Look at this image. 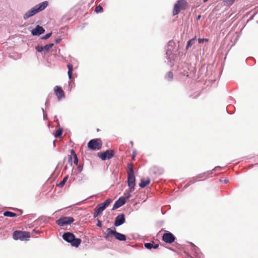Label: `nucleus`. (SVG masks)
<instances>
[{"label":"nucleus","instance_id":"obj_1","mask_svg":"<svg viewBox=\"0 0 258 258\" xmlns=\"http://www.w3.org/2000/svg\"><path fill=\"white\" fill-rule=\"evenodd\" d=\"M48 5V2L47 1L43 2L35 5L34 7L26 12L23 15V19L25 20L33 16L36 14L44 10Z\"/></svg>","mask_w":258,"mask_h":258},{"label":"nucleus","instance_id":"obj_2","mask_svg":"<svg viewBox=\"0 0 258 258\" xmlns=\"http://www.w3.org/2000/svg\"><path fill=\"white\" fill-rule=\"evenodd\" d=\"M63 239L70 243L72 246L78 247L81 243V239L76 238L75 235L70 232H64L62 235Z\"/></svg>","mask_w":258,"mask_h":258},{"label":"nucleus","instance_id":"obj_3","mask_svg":"<svg viewBox=\"0 0 258 258\" xmlns=\"http://www.w3.org/2000/svg\"><path fill=\"white\" fill-rule=\"evenodd\" d=\"M187 7V4L185 0H178L174 5L173 15L178 14L181 10H185Z\"/></svg>","mask_w":258,"mask_h":258},{"label":"nucleus","instance_id":"obj_4","mask_svg":"<svg viewBox=\"0 0 258 258\" xmlns=\"http://www.w3.org/2000/svg\"><path fill=\"white\" fill-rule=\"evenodd\" d=\"M111 202V200L108 199L106 200L103 203L98 205L94 209V214L93 217L94 218L97 217L99 214H100L102 211H103L109 204Z\"/></svg>","mask_w":258,"mask_h":258},{"label":"nucleus","instance_id":"obj_5","mask_svg":"<svg viewBox=\"0 0 258 258\" xmlns=\"http://www.w3.org/2000/svg\"><path fill=\"white\" fill-rule=\"evenodd\" d=\"M30 237V233L27 231H15L13 234V237L15 240H25Z\"/></svg>","mask_w":258,"mask_h":258},{"label":"nucleus","instance_id":"obj_6","mask_svg":"<svg viewBox=\"0 0 258 258\" xmlns=\"http://www.w3.org/2000/svg\"><path fill=\"white\" fill-rule=\"evenodd\" d=\"M174 45V42L173 41H169L167 48H166V58L168 60V62H170V65H172L171 59L174 56V54L172 53L173 50V46Z\"/></svg>","mask_w":258,"mask_h":258},{"label":"nucleus","instance_id":"obj_7","mask_svg":"<svg viewBox=\"0 0 258 258\" xmlns=\"http://www.w3.org/2000/svg\"><path fill=\"white\" fill-rule=\"evenodd\" d=\"M102 146L101 141L99 139H92L88 143V147L92 150H99Z\"/></svg>","mask_w":258,"mask_h":258},{"label":"nucleus","instance_id":"obj_8","mask_svg":"<svg viewBox=\"0 0 258 258\" xmlns=\"http://www.w3.org/2000/svg\"><path fill=\"white\" fill-rule=\"evenodd\" d=\"M74 221L72 217H62L56 220V223L60 226L70 225Z\"/></svg>","mask_w":258,"mask_h":258},{"label":"nucleus","instance_id":"obj_9","mask_svg":"<svg viewBox=\"0 0 258 258\" xmlns=\"http://www.w3.org/2000/svg\"><path fill=\"white\" fill-rule=\"evenodd\" d=\"M114 152L112 150H107L105 152L99 153L98 156L102 160L110 159L114 156Z\"/></svg>","mask_w":258,"mask_h":258},{"label":"nucleus","instance_id":"obj_10","mask_svg":"<svg viewBox=\"0 0 258 258\" xmlns=\"http://www.w3.org/2000/svg\"><path fill=\"white\" fill-rule=\"evenodd\" d=\"M175 239L174 235L170 232H167L163 234L162 236V240L168 243H171L174 241Z\"/></svg>","mask_w":258,"mask_h":258},{"label":"nucleus","instance_id":"obj_11","mask_svg":"<svg viewBox=\"0 0 258 258\" xmlns=\"http://www.w3.org/2000/svg\"><path fill=\"white\" fill-rule=\"evenodd\" d=\"M191 249L194 252V256H190V258H204L202 253H201L198 247L190 243Z\"/></svg>","mask_w":258,"mask_h":258},{"label":"nucleus","instance_id":"obj_12","mask_svg":"<svg viewBox=\"0 0 258 258\" xmlns=\"http://www.w3.org/2000/svg\"><path fill=\"white\" fill-rule=\"evenodd\" d=\"M136 178L134 175H127V185L131 191L135 189Z\"/></svg>","mask_w":258,"mask_h":258},{"label":"nucleus","instance_id":"obj_13","mask_svg":"<svg viewBox=\"0 0 258 258\" xmlns=\"http://www.w3.org/2000/svg\"><path fill=\"white\" fill-rule=\"evenodd\" d=\"M125 216L123 214H118L115 219L114 225L116 227L122 225L125 222Z\"/></svg>","mask_w":258,"mask_h":258},{"label":"nucleus","instance_id":"obj_14","mask_svg":"<svg viewBox=\"0 0 258 258\" xmlns=\"http://www.w3.org/2000/svg\"><path fill=\"white\" fill-rule=\"evenodd\" d=\"M54 91L58 100H60L65 97L64 92L61 87L58 86H55L54 88Z\"/></svg>","mask_w":258,"mask_h":258},{"label":"nucleus","instance_id":"obj_15","mask_svg":"<svg viewBox=\"0 0 258 258\" xmlns=\"http://www.w3.org/2000/svg\"><path fill=\"white\" fill-rule=\"evenodd\" d=\"M45 29L39 25H37L34 29L31 31V34L33 36H39L43 34Z\"/></svg>","mask_w":258,"mask_h":258},{"label":"nucleus","instance_id":"obj_16","mask_svg":"<svg viewBox=\"0 0 258 258\" xmlns=\"http://www.w3.org/2000/svg\"><path fill=\"white\" fill-rule=\"evenodd\" d=\"M114 227L107 228L105 232L103 233L104 238L110 241V236L111 235L114 236Z\"/></svg>","mask_w":258,"mask_h":258},{"label":"nucleus","instance_id":"obj_17","mask_svg":"<svg viewBox=\"0 0 258 258\" xmlns=\"http://www.w3.org/2000/svg\"><path fill=\"white\" fill-rule=\"evenodd\" d=\"M125 201L122 197H120L114 204L112 210L118 209L125 203Z\"/></svg>","mask_w":258,"mask_h":258},{"label":"nucleus","instance_id":"obj_18","mask_svg":"<svg viewBox=\"0 0 258 258\" xmlns=\"http://www.w3.org/2000/svg\"><path fill=\"white\" fill-rule=\"evenodd\" d=\"M114 236L116 239L119 241H125L126 239V236L123 234L116 232L115 227L114 230Z\"/></svg>","mask_w":258,"mask_h":258},{"label":"nucleus","instance_id":"obj_19","mask_svg":"<svg viewBox=\"0 0 258 258\" xmlns=\"http://www.w3.org/2000/svg\"><path fill=\"white\" fill-rule=\"evenodd\" d=\"M183 65H184V66L182 68H180V67L178 66V70L179 71V73L182 74L183 76H188L189 69H188L187 68L186 64L184 63Z\"/></svg>","mask_w":258,"mask_h":258},{"label":"nucleus","instance_id":"obj_20","mask_svg":"<svg viewBox=\"0 0 258 258\" xmlns=\"http://www.w3.org/2000/svg\"><path fill=\"white\" fill-rule=\"evenodd\" d=\"M144 246L148 249H151L152 248L156 249L158 247L159 244H155L154 241H152V242L145 243Z\"/></svg>","mask_w":258,"mask_h":258},{"label":"nucleus","instance_id":"obj_21","mask_svg":"<svg viewBox=\"0 0 258 258\" xmlns=\"http://www.w3.org/2000/svg\"><path fill=\"white\" fill-rule=\"evenodd\" d=\"M218 168H221V167H220V166L215 167L214 168H213L212 169V170H209V171H208L206 172H204V173H203L202 174H199L198 175V177L199 178H202V177H203L205 176H208V175H210V174H211L212 173V172L213 170H216Z\"/></svg>","mask_w":258,"mask_h":258},{"label":"nucleus","instance_id":"obj_22","mask_svg":"<svg viewBox=\"0 0 258 258\" xmlns=\"http://www.w3.org/2000/svg\"><path fill=\"white\" fill-rule=\"evenodd\" d=\"M150 182V179L149 178H147V179H141L140 183H139V186L141 188L145 187L147 185H148Z\"/></svg>","mask_w":258,"mask_h":258},{"label":"nucleus","instance_id":"obj_23","mask_svg":"<svg viewBox=\"0 0 258 258\" xmlns=\"http://www.w3.org/2000/svg\"><path fill=\"white\" fill-rule=\"evenodd\" d=\"M68 68V75L69 79H71L72 78V71L73 70V66L72 64L69 63L67 64Z\"/></svg>","mask_w":258,"mask_h":258},{"label":"nucleus","instance_id":"obj_24","mask_svg":"<svg viewBox=\"0 0 258 258\" xmlns=\"http://www.w3.org/2000/svg\"><path fill=\"white\" fill-rule=\"evenodd\" d=\"M4 215L5 217H15L17 216V214H16L15 213H14V212H12L11 211H5L4 213Z\"/></svg>","mask_w":258,"mask_h":258},{"label":"nucleus","instance_id":"obj_25","mask_svg":"<svg viewBox=\"0 0 258 258\" xmlns=\"http://www.w3.org/2000/svg\"><path fill=\"white\" fill-rule=\"evenodd\" d=\"M53 43H49L43 46L44 53L46 54L48 52L50 49L53 47Z\"/></svg>","mask_w":258,"mask_h":258},{"label":"nucleus","instance_id":"obj_26","mask_svg":"<svg viewBox=\"0 0 258 258\" xmlns=\"http://www.w3.org/2000/svg\"><path fill=\"white\" fill-rule=\"evenodd\" d=\"M173 75L172 72L171 71L168 72L165 77V79L168 81H171L173 80Z\"/></svg>","mask_w":258,"mask_h":258},{"label":"nucleus","instance_id":"obj_27","mask_svg":"<svg viewBox=\"0 0 258 258\" xmlns=\"http://www.w3.org/2000/svg\"><path fill=\"white\" fill-rule=\"evenodd\" d=\"M196 39V37L189 40L187 42V45L186 46V49H188L189 47H190L195 42Z\"/></svg>","mask_w":258,"mask_h":258},{"label":"nucleus","instance_id":"obj_28","mask_svg":"<svg viewBox=\"0 0 258 258\" xmlns=\"http://www.w3.org/2000/svg\"><path fill=\"white\" fill-rule=\"evenodd\" d=\"M63 130L62 128H59L57 130L54 134L55 138H60L62 137Z\"/></svg>","mask_w":258,"mask_h":258},{"label":"nucleus","instance_id":"obj_29","mask_svg":"<svg viewBox=\"0 0 258 258\" xmlns=\"http://www.w3.org/2000/svg\"><path fill=\"white\" fill-rule=\"evenodd\" d=\"M68 179V176H66V177H64L63 178V179H62V180L58 184H57V185L59 187H62L63 186V185H64L65 183L66 182V181H67Z\"/></svg>","mask_w":258,"mask_h":258},{"label":"nucleus","instance_id":"obj_30","mask_svg":"<svg viewBox=\"0 0 258 258\" xmlns=\"http://www.w3.org/2000/svg\"><path fill=\"white\" fill-rule=\"evenodd\" d=\"M71 152L73 154V156H74V163L77 165L78 164V158H77V155L75 153V152L72 150L71 151Z\"/></svg>","mask_w":258,"mask_h":258},{"label":"nucleus","instance_id":"obj_31","mask_svg":"<svg viewBox=\"0 0 258 258\" xmlns=\"http://www.w3.org/2000/svg\"><path fill=\"white\" fill-rule=\"evenodd\" d=\"M95 12L97 13L103 12L102 7L100 5L97 6L95 9Z\"/></svg>","mask_w":258,"mask_h":258},{"label":"nucleus","instance_id":"obj_32","mask_svg":"<svg viewBox=\"0 0 258 258\" xmlns=\"http://www.w3.org/2000/svg\"><path fill=\"white\" fill-rule=\"evenodd\" d=\"M132 191H131L130 189H128V190L126 192V196L124 197H122L123 198H124V200L125 202L126 200H127L131 197V192Z\"/></svg>","mask_w":258,"mask_h":258},{"label":"nucleus","instance_id":"obj_33","mask_svg":"<svg viewBox=\"0 0 258 258\" xmlns=\"http://www.w3.org/2000/svg\"><path fill=\"white\" fill-rule=\"evenodd\" d=\"M35 49L36 50L39 52H42V51H44V48H43V46H41V45H37L36 47H35Z\"/></svg>","mask_w":258,"mask_h":258},{"label":"nucleus","instance_id":"obj_34","mask_svg":"<svg viewBox=\"0 0 258 258\" xmlns=\"http://www.w3.org/2000/svg\"><path fill=\"white\" fill-rule=\"evenodd\" d=\"M51 35H52L51 32L48 33L44 36L41 37V39H43V40H46V39H48L51 36Z\"/></svg>","mask_w":258,"mask_h":258},{"label":"nucleus","instance_id":"obj_35","mask_svg":"<svg viewBox=\"0 0 258 258\" xmlns=\"http://www.w3.org/2000/svg\"><path fill=\"white\" fill-rule=\"evenodd\" d=\"M208 41V39L205 38H199L198 39V42L199 43H203L204 42H206Z\"/></svg>","mask_w":258,"mask_h":258},{"label":"nucleus","instance_id":"obj_36","mask_svg":"<svg viewBox=\"0 0 258 258\" xmlns=\"http://www.w3.org/2000/svg\"><path fill=\"white\" fill-rule=\"evenodd\" d=\"M128 168H129V171L127 173V175H130V174L134 175L133 168L131 166V167H128Z\"/></svg>","mask_w":258,"mask_h":258},{"label":"nucleus","instance_id":"obj_37","mask_svg":"<svg viewBox=\"0 0 258 258\" xmlns=\"http://www.w3.org/2000/svg\"><path fill=\"white\" fill-rule=\"evenodd\" d=\"M76 170L78 171V173L81 172L83 170V166L79 165V166L77 167Z\"/></svg>","mask_w":258,"mask_h":258},{"label":"nucleus","instance_id":"obj_38","mask_svg":"<svg viewBox=\"0 0 258 258\" xmlns=\"http://www.w3.org/2000/svg\"><path fill=\"white\" fill-rule=\"evenodd\" d=\"M61 39L60 37L57 38L55 39V42L56 44H58L60 42Z\"/></svg>","mask_w":258,"mask_h":258},{"label":"nucleus","instance_id":"obj_39","mask_svg":"<svg viewBox=\"0 0 258 258\" xmlns=\"http://www.w3.org/2000/svg\"><path fill=\"white\" fill-rule=\"evenodd\" d=\"M96 225L98 227H101L102 226V223H101V221L98 220V221H97V223Z\"/></svg>","mask_w":258,"mask_h":258},{"label":"nucleus","instance_id":"obj_40","mask_svg":"<svg viewBox=\"0 0 258 258\" xmlns=\"http://www.w3.org/2000/svg\"><path fill=\"white\" fill-rule=\"evenodd\" d=\"M33 232H34L35 233H36V234H39V233H40V231L39 230H37L36 229H34L33 230Z\"/></svg>","mask_w":258,"mask_h":258},{"label":"nucleus","instance_id":"obj_41","mask_svg":"<svg viewBox=\"0 0 258 258\" xmlns=\"http://www.w3.org/2000/svg\"><path fill=\"white\" fill-rule=\"evenodd\" d=\"M195 181H189L188 182L186 185H185V187H187L189 185H190V184H191L192 183H194Z\"/></svg>","mask_w":258,"mask_h":258},{"label":"nucleus","instance_id":"obj_42","mask_svg":"<svg viewBox=\"0 0 258 258\" xmlns=\"http://www.w3.org/2000/svg\"><path fill=\"white\" fill-rule=\"evenodd\" d=\"M68 84H68V87H69V89H68V90H69V91H71V87H70V86H71V82H70V81H69V82H68Z\"/></svg>","mask_w":258,"mask_h":258},{"label":"nucleus","instance_id":"obj_43","mask_svg":"<svg viewBox=\"0 0 258 258\" xmlns=\"http://www.w3.org/2000/svg\"><path fill=\"white\" fill-rule=\"evenodd\" d=\"M42 111H43V117H44V119H46V114L44 113V109H43V108H42Z\"/></svg>","mask_w":258,"mask_h":258},{"label":"nucleus","instance_id":"obj_44","mask_svg":"<svg viewBox=\"0 0 258 258\" xmlns=\"http://www.w3.org/2000/svg\"><path fill=\"white\" fill-rule=\"evenodd\" d=\"M228 182V179H225L224 180V182L225 183H227Z\"/></svg>","mask_w":258,"mask_h":258},{"label":"nucleus","instance_id":"obj_45","mask_svg":"<svg viewBox=\"0 0 258 258\" xmlns=\"http://www.w3.org/2000/svg\"><path fill=\"white\" fill-rule=\"evenodd\" d=\"M201 17V15H199L198 18H197V20H199L200 19Z\"/></svg>","mask_w":258,"mask_h":258},{"label":"nucleus","instance_id":"obj_46","mask_svg":"<svg viewBox=\"0 0 258 258\" xmlns=\"http://www.w3.org/2000/svg\"><path fill=\"white\" fill-rule=\"evenodd\" d=\"M69 159L70 161L72 160V156L71 155L69 156Z\"/></svg>","mask_w":258,"mask_h":258},{"label":"nucleus","instance_id":"obj_47","mask_svg":"<svg viewBox=\"0 0 258 258\" xmlns=\"http://www.w3.org/2000/svg\"><path fill=\"white\" fill-rule=\"evenodd\" d=\"M234 0H229V1H231L232 2H233Z\"/></svg>","mask_w":258,"mask_h":258},{"label":"nucleus","instance_id":"obj_48","mask_svg":"<svg viewBox=\"0 0 258 258\" xmlns=\"http://www.w3.org/2000/svg\"><path fill=\"white\" fill-rule=\"evenodd\" d=\"M45 105H46H46H47V102H46V103H45Z\"/></svg>","mask_w":258,"mask_h":258},{"label":"nucleus","instance_id":"obj_49","mask_svg":"<svg viewBox=\"0 0 258 258\" xmlns=\"http://www.w3.org/2000/svg\"><path fill=\"white\" fill-rule=\"evenodd\" d=\"M208 1V0H204V2H206Z\"/></svg>","mask_w":258,"mask_h":258}]
</instances>
